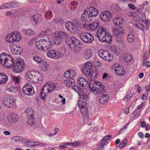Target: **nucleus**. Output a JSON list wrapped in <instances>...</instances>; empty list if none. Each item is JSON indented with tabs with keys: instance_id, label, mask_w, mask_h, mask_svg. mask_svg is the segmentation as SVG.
Listing matches in <instances>:
<instances>
[{
	"instance_id": "f257e3e1",
	"label": "nucleus",
	"mask_w": 150,
	"mask_h": 150,
	"mask_svg": "<svg viewBox=\"0 0 150 150\" xmlns=\"http://www.w3.org/2000/svg\"><path fill=\"white\" fill-rule=\"evenodd\" d=\"M0 62L4 67L11 68L13 67V71L18 73L23 71L24 67L23 59H17L14 63V59L11 56L6 53H3L0 55Z\"/></svg>"
},
{
	"instance_id": "f03ea898",
	"label": "nucleus",
	"mask_w": 150,
	"mask_h": 150,
	"mask_svg": "<svg viewBox=\"0 0 150 150\" xmlns=\"http://www.w3.org/2000/svg\"><path fill=\"white\" fill-rule=\"evenodd\" d=\"M65 40L66 44L71 48L77 47L79 42L74 37H70L68 34L62 31L54 33V44L59 46L63 40Z\"/></svg>"
},
{
	"instance_id": "7ed1b4c3",
	"label": "nucleus",
	"mask_w": 150,
	"mask_h": 150,
	"mask_svg": "<svg viewBox=\"0 0 150 150\" xmlns=\"http://www.w3.org/2000/svg\"><path fill=\"white\" fill-rule=\"evenodd\" d=\"M93 67L91 64L89 62L85 63L81 71L84 75L86 76L88 78H92V76L94 74L92 69Z\"/></svg>"
},
{
	"instance_id": "20e7f679",
	"label": "nucleus",
	"mask_w": 150,
	"mask_h": 150,
	"mask_svg": "<svg viewBox=\"0 0 150 150\" xmlns=\"http://www.w3.org/2000/svg\"><path fill=\"white\" fill-rule=\"evenodd\" d=\"M76 73L74 71L69 69L66 71L64 74V77L69 79L65 80L63 82L64 84H72L74 83L75 80L72 77L76 76Z\"/></svg>"
},
{
	"instance_id": "39448f33",
	"label": "nucleus",
	"mask_w": 150,
	"mask_h": 150,
	"mask_svg": "<svg viewBox=\"0 0 150 150\" xmlns=\"http://www.w3.org/2000/svg\"><path fill=\"white\" fill-rule=\"evenodd\" d=\"M19 120L18 115L15 113L9 114L7 117V120L4 122V125L8 127L15 123Z\"/></svg>"
},
{
	"instance_id": "423d86ee",
	"label": "nucleus",
	"mask_w": 150,
	"mask_h": 150,
	"mask_svg": "<svg viewBox=\"0 0 150 150\" xmlns=\"http://www.w3.org/2000/svg\"><path fill=\"white\" fill-rule=\"evenodd\" d=\"M99 56L105 60L111 62L113 59L112 54L108 51L100 49L98 52Z\"/></svg>"
},
{
	"instance_id": "0eeeda50",
	"label": "nucleus",
	"mask_w": 150,
	"mask_h": 150,
	"mask_svg": "<svg viewBox=\"0 0 150 150\" xmlns=\"http://www.w3.org/2000/svg\"><path fill=\"white\" fill-rule=\"evenodd\" d=\"M55 85H45L42 89L40 96L41 99L44 100H45L47 97V94L45 92H44L45 88H46L47 90V93H50L54 91L56 88Z\"/></svg>"
},
{
	"instance_id": "6e6552de",
	"label": "nucleus",
	"mask_w": 150,
	"mask_h": 150,
	"mask_svg": "<svg viewBox=\"0 0 150 150\" xmlns=\"http://www.w3.org/2000/svg\"><path fill=\"white\" fill-rule=\"evenodd\" d=\"M4 105L8 108H16V100L13 97L6 96L4 99Z\"/></svg>"
},
{
	"instance_id": "1a4fd4ad",
	"label": "nucleus",
	"mask_w": 150,
	"mask_h": 150,
	"mask_svg": "<svg viewBox=\"0 0 150 150\" xmlns=\"http://www.w3.org/2000/svg\"><path fill=\"white\" fill-rule=\"evenodd\" d=\"M89 87L92 92H96V94L104 93L105 91L104 85H89Z\"/></svg>"
},
{
	"instance_id": "9d476101",
	"label": "nucleus",
	"mask_w": 150,
	"mask_h": 150,
	"mask_svg": "<svg viewBox=\"0 0 150 150\" xmlns=\"http://www.w3.org/2000/svg\"><path fill=\"white\" fill-rule=\"evenodd\" d=\"M81 40L87 43H91L94 40V38L90 33H83L80 35Z\"/></svg>"
},
{
	"instance_id": "9b49d317",
	"label": "nucleus",
	"mask_w": 150,
	"mask_h": 150,
	"mask_svg": "<svg viewBox=\"0 0 150 150\" xmlns=\"http://www.w3.org/2000/svg\"><path fill=\"white\" fill-rule=\"evenodd\" d=\"M47 54L49 57L54 59H57L63 57V55L61 52H57L56 50H49Z\"/></svg>"
},
{
	"instance_id": "f8f14e48",
	"label": "nucleus",
	"mask_w": 150,
	"mask_h": 150,
	"mask_svg": "<svg viewBox=\"0 0 150 150\" xmlns=\"http://www.w3.org/2000/svg\"><path fill=\"white\" fill-rule=\"evenodd\" d=\"M85 10L86 11L87 14L92 20L98 14V10L93 6L88 7Z\"/></svg>"
},
{
	"instance_id": "ddd939ff",
	"label": "nucleus",
	"mask_w": 150,
	"mask_h": 150,
	"mask_svg": "<svg viewBox=\"0 0 150 150\" xmlns=\"http://www.w3.org/2000/svg\"><path fill=\"white\" fill-rule=\"evenodd\" d=\"M84 27L89 31L95 30L99 26V23L98 20L95 19L94 21L91 23L85 24Z\"/></svg>"
},
{
	"instance_id": "4468645a",
	"label": "nucleus",
	"mask_w": 150,
	"mask_h": 150,
	"mask_svg": "<svg viewBox=\"0 0 150 150\" xmlns=\"http://www.w3.org/2000/svg\"><path fill=\"white\" fill-rule=\"evenodd\" d=\"M22 91L24 94L30 96L33 95L35 93L33 87L31 85H24Z\"/></svg>"
},
{
	"instance_id": "2eb2a0df",
	"label": "nucleus",
	"mask_w": 150,
	"mask_h": 150,
	"mask_svg": "<svg viewBox=\"0 0 150 150\" xmlns=\"http://www.w3.org/2000/svg\"><path fill=\"white\" fill-rule=\"evenodd\" d=\"M105 30L106 28L101 26L95 34L96 37H97L100 42H104V33H105L106 32Z\"/></svg>"
},
{
	"instance_id": "dca6fc26",
	"label": "nucleus",
	"mask_w": 150,
	"mask_h": 150,
	"mask_svg": "<svg viewBox=\"0 0 150 150\" xmlns=\"http://www.w3.org/2000/svg\"><path fill=\"white\" fill-rule=\"evenodd\" d=\"M100 18L101 21H108L112 18L111 12L108 11H106L101 12L100 14Z\"/></svg>"
},
{
	"instance_id": "f3484780",
	"label": "nucleus",
	"mask_w": 150,
	"mask_h": 150,
	"mask_svg": "<svg viewBox=\"0 0 150 150\" xmlns=\"http://www.w3.org/2000/svg\"><path fill=\"white\" fill-rule=\"evenodd\" d=\"M113 69L116 74L119 76H122L125 74V72L123 67L119 64H115Z\"/></svg>"
},
{
	"instance_id": "a211bd4d",
	"label": "nucleus",
	"mask_w": 150,
	"mask_h": 150,
	"mask_svg": "<svg viewBox=\"0 0 150 150\" xmlns=\"http://www.w3.org/2000/svg\"><path fill=\"white\" fill-rule=\"evenodd\" d=\"M11 51L14 54H20L22 51V48L16 45H13L10 48Z\"/></svg>"
},
{
	"instance_id": "6ab92c4d",
	"label": "nucleus",
	"mask_w": 150,
	"mask_h": 150,
	"mask_svg": "<svg viewBox=\"0 0 150 150\" xmlns=\"http://www.w3.org/2000/svg\"><path fill=\"white\" fill-rule=\"evenodd\" d=\"M98 99L100 104H104L108 101L109 97L107 94L105 93L101 94L98 97Z\"/></svg>"
},
{
	"instance_id": "aec40b11",
	"label": "nucleus",
	"mask_w": 150,
	"mask_h": 150,
	"mask_svg": "<svg viewBox=\"0 0 150 150\" xmlns=\"http://www.w3.org/2000/svg\"><path fill=\"white\" fill-rule=\"evenodd\" d=\"M105 30V33H104V42H105L108 44H110L112 42L113 35L110 34V33L108 32L106 28Z\"/></svg>"
},
{
	"instance_id": "412c9836",
	"label": "nucleus",
	"mask_w": 150,
	"mask_h": 150,
	"mask_svg": "<svg viewBox=\"0 0 150 150\" xmlns=\"http://www.w3.org/2000/svg\"><path fill=\"white\" fill-rule=\"evenodd\" d=\"M81 18L82 21L86 22H89L92 21L91 18L87 14L86 11L85 10L84 13L82 14L81 16Z\"/></svg>"
},
{
	"instance_id": "4be33fe9",
	"label": "nucleus",
	"mask_w": 150,
	"mask_h": 150,
	"mask_svg": "<svg viewBox=\"0 0 150 150\" xmlns=\"http://www.w3.org/2000/svg\"><path fill=\"white\" fill-rule=\"evenodd\" d=\"M53 33L52 30L50 29H46L45 31H41L39 35L41 38L47 36H51Z\"/></svg>"
},
{
	"instance_id": "5701e85b",
	"label": "nucleus",
	"mask_w": 150,
	"mask_h": 150,
	"mask_svg": "<svg viewBox=\"0 0 150 150\" xmlns=\"http://www.w3.org/2000/svg\"><path fill=\"white\" fill-rule=\"evenodd\" d=\"M44 41H45V39H41L36 42V46L39 50L44 51V47H42V45H44Z\"/></svg>"
},
{
	"instance_id": "b1692460",
	"label": "nucleus",
	"mask_w": 150,
	"mask_h": 150,
	"mask_svg": "<svg viewBox=\"0 0 150 150\" xmlns=\"http://www.w3.org/2000/svg\"><path fill=\"white\" fill-rule=\"evenodd\" d=\"M25 75L27 79L30 81L33 77L36 76V74L34 71H30L26 73Z\"/></svg>"
},
{
	"instance_id": "393cba45",
	"label": "nucleus",
	"mask_w": 150,
	"mask_h": 150,
	"mask_svg": "<svg viewBox=\"0 0 150 150\" xmlns=\"http://www.w3.org/2000/svg\"><path fill=\"white\" fill-rule=\"evenodd\" d=\"M92 51L91 49L86 50L83 53L84 57L87 59H89L92 56Z\"/></svg>"
},
{
	"instance_id": "a878e982",
	"label": "nucleus",
	"mask_w": 150,
	"mask_h": 150,
	"mask_svg": "<svg viewBox=\"0 0 150 150\" xmlns=\"http://www.w3.org/2000/svg\"><path fill=\"white\" fill-rule=\"evenodd\" d=\"M8 79V77L6 74L0 73V84L5 83Z\"/></svg>"
},
{
	"instance_id": "bb28decb",
	"label": "nucleus",
	"mask_w": 150,
	"mask_h": 150,
	"mask_svg": "<svg viewBox=\"0 0 150 150\" xmlns=\"http://www.w3.org/2000/svg\"><path fill=\"white\" fill-rule=\"evenodd\" d=\"M113 21L114 24L116 26L122 24L124 22L123 19L121 17L114 18Z\"/></svg>"
},
{
	"instance_id": "cd10ccee",
	"label": "nucleus",
	"mask_w": 150,
	"mask_h": 150,
	"mask_svg": "<svg viewBox=\"0 0 150 150\" xmlns=\"http://www.w3.org/2000/svg\"><path fill=\"white\" fill-rule=\"evenodd\" d=\"M13 37L15 42H18L21 39V36L19 32H14L12 33Z\"/></svg>"
},
{
	"instance_id": "c85d7f7f",
	"label": "nucleus",
	"mask_w": 150,
	"mask_h": 150,
	"mask_svg": "<svg viewBox=\"0 0 150 150\" xmlns=\"http://www.w3.org/2000/svg\"><path fill=\"white\" fill-rule=\"evenodd\" d=\"M79 31V25L75 23H73L71 33L74 34H76Z\"/></svg>"
},
{
	"instance_id": "c756f323",
	"label": "nucleus",
	"mask_w": 150,
	"mask_h": 150,
	"mask_svg": "<svg viewBox=\"0 0 150 150\" xmlns=\"http://www.w3.org/2000/svg\"><path fill=\"white\" fill-rule=\"evenodd\" d=\"M72 89L77 92L79 96L82 95V93L83 91V90L80 87L77 85H74L72 87Z\"/></svg>"
},
{
	"instance_id": "7c9ffc66",
	"label": "nucleus",
	"mask_w": 150,
	"mask_h": 150,
	"mask_svg": "<svg viewBox=\"0 0 150 150\" xmlns=\"http://www.w3.org/2000/svg\"><path fill=\"white\" fill-rule=\"evenodd\" d=\"M45 39L44 43L45 46L44 47V51H46L49 49L52 45V42L51 41H47Z\"/></svg>"
},
{
	"instance_id": "2f4dec72",
	"label": "nucleus",
	"mask_w": 150,
	"mask_h": 150,
	"mask_svg": "<svg viewBox=\"0 0 150 150\" xmlns=\"http://www.w3.org/2000/svg\"><path fill=\"white\" fill-rule=\"evenodd\" d=\"M81 113L84 116H87L88 115V110L87 106L79 108Z\"/></svg>"
},
{
	"instance_id": "473e14b6",
	"label": "nucleus",
	"mask_w": 150,
	"mask_h": 150,
	"mask_svg": "<svg viewBox=\"0 0 150 150\" xmlns=\"http://www.w3.org/2000/svg\"><path fill=\"white\" fill-rule=\"evenodd\" d=\"M42 79L41 78L40 79L37 77L36 75L34 76L30 82L35 83H41L42 82Z\"/></svg>"
},
{
	"instance_id": "72a5a7b5",
	"label": "nucleus",
	"mask_w": 150,
	"mask_h": 150,
	"mask_svg": "<svg viewBox=\"0 0 150 150\" xmlns=\"http://www.w3.org/2000/svg\"><path fill=\"white\" fill-rule=\"evenodd\" d=\"M40 64L41 69L42 70L45 71L47 70L49 67V65L47 64L46 62L42 61Z\"/></svg>"
},
{
	"instance_id": "f704fd0d",
	"label": "nucleus",
	"mask_w": 150,
	"mask_h": 150,
	"mask_svg": "<svg viewBox=\"0 0 150 150\" xmlns=\"http://www.w3.org/2000/svg\"><path fill=\"white\" fill-rule=\"evenodd\" d=\"M12 35V33L9 34L7 35L6 38V42L10 43H12L15 42Z\"/></svg>"
},
{
	"instance_id": "c9c22d12",
	"label": "nucleus",
	"mask_w": 150,
	"mask_h": 150,
	"mask_svg": "<svg viewBox=\"0 0 150 150\" xmlns=\"http://www.w3.org/2000/svg\"><path fill=\"white\" fill-rule=\"evenodd\" d=\"M86 101L84 99H81L78 102V105L79 108L84 107L87 106Z\"/></svg>"
},
{
	"instance_id": "e433bc0d",
	"label": "nucleus",
	"mask_w": 150,
	"mask_h": 150,
	"mask_svg": "<svg viewBox=\"0 0 150 150\" xmlns=\"http://www.w3.org/2000/svg\"><path fill=\"white\" fill-rule=\"evenodd\" d=\"M73 24V23L70 21H68L65 23V26L66 29L70 33Z\"/></svg>"
},
{
	"instance_id": "4c0bfd02",
	"label": "nucleus",
	"mask_w": 150,
	"mask_h": 150,
	"mask_svg": "<svg viewBox=\"0 0 150 150\" xmlns=\"http://www.w3.org/2000/svg\"><path fill=\"white\" fill-rule=\"evenodd\" d=\"M77 82L79 84H87L88 81L83 77H80L78 79Z\"/></svg>"
},
{
	"instance_id": "58836bf2",
	"label": "nucleus",
	"mask_w": 150,
	"mask_h": 150,
	"mask_svg": "<svg viewBox=\"0 0 150 150\" xmlns=\"http://www.w3.org/2000/svg\"><path fill=\"white\" fill-rule=\"evenodd\" d=\"M7 6L8 7V9L14 7L17 8L18 6V2H10L7 3Z\"/></svg>"
},
{
	"instance_id": "ea45409f",
	"label": "nucleus",
	"mask_w": 150,
	"mask_h": 150,
	"mask_svg": "<svg viewBox=\"0 0 150 150\" xmlns=\"http://www.w3.org/2000/svg\"><path fill=\"white\" fill-rule=\"evenodd\" d=\"M112 30L114 35L116 36L122 33L123 32L122 30H119L117 29L114 27L112 28Z\"/></svg>"
},
{
	"instance_id": "a19ab883",
	"label": "nucleus",
	"mask_w": 150,
	"mask_h": 150,
	"mask_svg": "<svg viewBox=\"0 0 150 150\" xmlns=\"http://www.w3.org/2000/svg\"><path fill=\"white\" fill-rule=\"evenodd\" d=\"M66 145L71 146L74 147H76L80 146V144L79 142H67L65 144Z\"/></svg>"
},
{
	"instance_id": "79ce46f5",
	"label": "nucleus",
	"mask_w": 150,
	"mask_h": 150,
	"mask_svg": "<svg viewBox=\"0 0 150 150\" xmlns=\"http://www.w3.org/2000/svg\"><path fill=\"white\" fill-rule=\"evenodd\" d=\"M133 95V93L130 92L129 94H127L124 98L123 99V100L125 101L126 102L129 101L132 97V96Z\"/></svg>"
},
{
	"instance_id": "37998d69",
	"label": "nucleus",
	"mask_w": 150,
	"mask_h": 150,
	"mask_svg": "<svg viewBox=\"0 0 150 150\" xmlns=\"http://www.w3.org/2000/svg\"><path fill=\"white\" fill-rule=\"evenodd\" d=\"M127 39L128 41L129 42H132L134 41V35L132 32L129 33L127 35Z\"/></svg>"
},
{
	"instance_id": "c03bdc74",
	"label": "nucleus",
	"mask_w": 150,
	"mask_h": 150,
	"mask_svg": "<svg viewBox=\"0 0 150 150\" xmlns=\"http://www.w3.org/2000/svg\"><path fill=\"white\" fill-rule=\"evenodd\" d=\"M25 112L26 113L28 114L29 116L33 117L34 115L33 110L30 108H27Z\"/></svg>"
},
{
	"instance_id": "a18cd8bd",
	"label": "nucleus",
	"mask_w": 150,
	"mask_h": 150,
	"mask_svg": "<svg viewBox=\"0 0 150 150\" xmlns=\"http://www.w3.org/2000/svg\"><path fill=\"white\" fill-rule=\"evenodd\" d=\"M29 117L28 118V120L27 121L28 123L30 125H33L35 123V120L34 118L31 117V116H29Z\"/></svg>"
},
{
	"instance_id": "49530a36",
	"label": "nucleus",
	"mask_w": 150,
	"mask_h": 150,
	"mask_svg": "<svg viewBox=\"0 0 150 150\" xmlns=\"http://www.w3.org/2000/svg\"><path fill=\"white\" fill-rule=\"evenodd\" d=\"M23 33L26 35H31L35 34V32L31 30H25L23 31Z\"/></svg>"
},
{
	"instance_id": "de8ad7c7",
	"label": "nucleus",
	"mask_w": 150,
	"mask_h": 150,
	"mask_svg": "<svg viewBox=\"0 0 150 150\" xmlns=\"http://www.w3.org/2000/svg\"><path fill=\"white\" fill-rule=\"evenodd\" d=\"M52 12L50 11H46L45 13V18H47L50 19L52 16Z\"/></svg>"
},
{
	"instance_id": "09e8293b",
	"label": "nucleus",
	"mask_w": 150,
	"mask_h": 150,
	"mask_svg": "<svg viewBox=\"0 0 150 150\" xmlns=\"http://www.w3.org/2000/svg\"><path fill=\"white\" fill-rule=\"evenodd\" d=\"M110 50L113 53L117 54H119L118 49L115 46H112L110 48Z\"/></svg>"
},
{
	"instance_id": "8fccbe9b",
	"label": "nucleus",
	"mask_w": 150,
	"mask_h": 150,
	"mask_svg": "<svg viewBox=\"0 0 150 150\" xmlns=\"http://www.w3.org/2000/svg\"><path fill=\"white\" fill-rule=\"evenodd\" d=\"M18 88V86L17 85H13L9 88V91H17Z\"/></svg>"
},
{
	"instance_id": "3c124183",
	"label": "nucleus",
	"mask_w": 150,
	"mask_h": 150,
	"mask_svg": "<svg viewBox=\"0 0 150 150\" xmlns=\"http://www.w3.org/2000/svg\"><path fill=\"white\" fill-rule=\"evenodd\" d=\"M127 140L125 139L123 140L120 143L119 145V147L120 148L124 147L127 143Z\"/></svg>"
},
{
	"instance_id": "603ef678",
	"label": "nucleus",
	"mask_w": 150,
	"mask_h": 150,
	"mask_svg": "<svg viewBox=\"0 0 150 150\" xmlns=\"http://www.w3.org/2000/svg\"><path fill=\"white\" fill-rule=\"evenodd\" d=\"M135 26L142 30H144V27L140 23L138 22L137 23L135 24Z\"/></svg>"
},
{
	"instance_id": "864d4df0",
	"label": "nucleus",
	"mask_w": 150,
	"mask_h": 150,
	"mask_svg": "<svg viewBox=\"0 0 150 150\" xmlns=\"http://www.w3.org/2000/svg\"><path fill=\"white\" fill-rule=\"evenodd\" d=\"M33 59L37 63H41V62L43 61L42 60H41V58L38 56H36L34 57Z\"/></svg>"
},
{
	"instance_id": "5fc2aeb1",
	"label": "nucleus",
	"mask_w": 150,
	"mask_h": 150,
	"mask_svg": "<svg viewBox=\"0 0 150 150\" xmlns=\"http://www.w3.org/2000/svg\"><path fill=\"white\" fill-rule=\"evenodd\" d=\"M11 79L13 81L15 82V83H19V79L18 77H16L14 76L11 77Z\"/></svg>"
},
{
	"instance_id": "6e6d98bb",
	"label": "nucleus",
	"mask_w": 150,
	"mask_h": 150,
	"mask_svg": "<svg viewBox=\"0 0 150 150\" xmlns=\"http://www.w3.org/2000/svg\"><path fill=\"white\" fill-rule=\"evenodd\" d=\"M132 59L131 56L130 55H127L124 57V60L127 62H129Z\"/></svg>"
},
{
	"instance_id": "4d7b16f0",
	"label": "nucleus",
	"mask_w": 150,
	"mask_h": 150,
	"mask_svg": "<svg viewBox=\"0 0 150 150\" xmlns=\"http://www.w3.org/2000/svg\"><path fill=\"white\" fill-rule=\"evenodd\" d=\"M111 135L106 136L102 138V139H101V141L102 142L106 141L109 139L111 138Z\"/></svg>"
},
{
	"instance_id": "13d9d810",
	"label": "nucleus",
	"mask_w": 150,
	"mask_h": 150,
	"mask_svg": "<svg viewBox=\"0 0 150 150\" xmlns=\"http://www.w3.org/2000/svg\"><path fill=\"white\" fill-rule=\"evenodd\" d=\"M142 65L147 68L150 66V62L149 61L146 62L145 61L143 60Z\"/></svg>"
},
{
	"instance_id": "bf43d9fd",
	"label": "nucleus",
	"mask_w": 150,
	"mask_h": 150,
	"mask_svg": "<svg viewBox=\"0 0 150 150\" xmlns=\"http://www.w3.org/2000/svg\"><path fill=\"white\" fill-rule=\"evenodd\" d=\"M144 7V4H141L137 8V10L139 13H141Z\"/></svg>"
},
{
	"instance_id": "052dcab7",
	"label": "nucleus",
	"mask_w": 150,
	"mask_h": 150,
	"mask_svg": "<svg viewBox=\"0 0 150 150\" xmlns=\"http://www.w3.org/2000/svg\"><path fill=\"white\" fill-rule=\"evenodd\" d=\"M141 111L139 110L136 109L133 112V115L134 116L139 115Z\"/></svg>"
},
{
	"instance_id": "680f3d73",
	"label": "nucleus",
	"mask_w": 150,
	"mask_h": 150,
	"mask_svg": "<svg viewBox=\"0 0 150 150\" xmlns=\"http://www.w3.org/2000/svg\"><path fill=\"white\" fill-rule=\"evenodd\" d=\"M79 96L82 98V99H84L85 101L87 100L88 98V96L86 94H83V92L82 93V95Z\"/></svg>"
},
{
	"instance_id": "e2e57ef3",
	"label": "nucleus",
	"mask_w": 150,
	"mask_h": 150,
	"mask_svg": "<svg viewBox=\"0 0 150 150\" xmlns=\"http://www.w3.org/2000/svg\"><path fill=\"white\" fill-rule=\"evenodd\" d=\"M11 140L14 142H19L18 136L13 137L11 138Z\"/></svg>"
},
{
	"instance_id": "0e129e2a",
	"label": "nucleus",
	"mask_w": 150,
	"mask_h": 150,
	"mask_svg": "<svg viewBox=\"0 0 150 150\" xmlns=\"http://www.w3.org/2000/svg\"><path fill=\"white\" fill-rule=\"evenodd\" d=\"M4 9H8L7 3H5L0 6V10Z\"/></svg>"
},
{
	"instance_id": "69168bd1",
	"label": "nucleus",
	"mask_w": 150,
	"mask_h": 150,
	"mask_svg": "<svg viewBox=\"0 0 150 150\" xmlns=\"http://www.w3.org/2000/svg\"><path fill=\"white\" fill-rule=\"evenodd\" d=\"M128 6L129 8L132 10H134L136 8L135 6L132 4H128Z\"/></svg>"
},
{
	"instance_id": "338daca9",
	"label": "nucleus",
	"mask_w": 150,
	"mask_h": 150,
	"mask_svg": "<svg viewBox=\"0 0 150 150\" xmlns=\"http://www.w3.org/2000/svg\"><path fill=\"white\" fill-rule=\"evenodd\" d=\"M148 95V93H146V92L145 93L142 95V100H145L147 97Z\"/></svg>"
},
{
	"instance_id": "774afa93",
	"label": "nucleus",
	"mask_w": 150,
	"mask_h": 150,
	"mask_svg": "<svg viewBox=\"0 0 150 150\" xmlns=\"http://www.w3.org/2000/svg\"><path fill=\"white\" fill-rule=\"evenodd\" d=\"M33 20L35 22H37L38 21L39 19L38 16V15H35L33 16Z\"/></svg>"
}]
</instances>
